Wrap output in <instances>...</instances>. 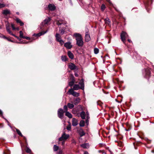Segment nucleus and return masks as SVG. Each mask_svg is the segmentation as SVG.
I'll use <instances>...</instances> for the list:
<instances>
[{
  "mask_svg": "<svg viewBox=\"0 0 154 154\" xmlns=\"http://www.w3.org/2000/svg\"><path fill=\"white\" fill-rule=\"evenodd\" d=\"M73 36L75 38L76 41V45L79 47L82 46L84 42L82 35L79 33H75Z\"/></svg>",
  "mask_w": 154,
  "mask_h": 154,
  "instance_id": "1",
  "label": "nucleus"
},
{
  "mask_svg": "<svg viewBox=\"0 0 154 154\" xmlns=\"http://www.w3.org/2000/svg\"><path fill=\"white\" fill-rule=\"evenodd\" d=\"M81 89L82 90L84 89V83L83 79H81L79 83V85L75 84L73 87L74 90H77Z\"/></svg>",
  "mask_w": 154,
  "mask_h": 154,
  "instance_id": "2",
  "label": "nucleus"
},
{
  "mask_svg": "<svg viewBox=\"0 0 154 154\" xmlns=\"http://www.w3.org/2000/svg\"><path fill=\"white\" fill-rule=\"evenodd\" d=\"M120 36L122 41L124 44H125V39L127 37H128V34L126 32H122Z\"/></svg>",
  "mask_w": 154,
  "mask_h": 154,
  "instance_id": "3",
  "label": "nucleus"
},
{
  "mask_svg": "<svg viewBox=\"0 0 154 154\" xmlns=\"http://www.w3.org/2000/svg\"><path fill=\"white\" fill-rule=\"evenodd\" d=\"M69 137V135L66 134L65 133H63L61 137L59 138V141L62 140H66Z\"/></svg>",
  "mask_w": 154,
  "mask_h": 154,
  "instance_id": "4",
  "label": "nucleus"
},
{
  "mask_svg": "<svg viewBox=\"0 0 154 154\" xmlns=\"http://www.w3.org/2000/svg\"><path fill=\"white\" fill-rule=\"evenodd\" d=\"M55 37L56 38V40L57 42H59L60 44L62 45L64 44V41L62 40L61 36L58 33H56Z\"/></svg>",
  "mask_w": 154,
  "mask_h": 154,
  "instance_id": "5",
  "label": "nucleus"
},
{
  "mask_svg": "<svg viewBox=\"0 0 154 154\" xmlns=\"http://www.w3.org/2000/svg\"><path fill=\"white\" fill-rule=\"evenodd\" d=\"M64 112H65L61 108L59 109L57 111V114L58 117L59 118L61 119H62Z\"/></svg>",
  "mask_w": 154,
  "mask_h": 154,
  "instance_id": "6",
  "label": "nucleus"
},
{
  "mask_svg": "<svg viewBox=\"0 0 154 154\" xmlns=\"http://www.w3.org/2000/svg\"><path fill=\"white\" fill-rule=\"evenodd\" d=\"M68 92L71 95H72L74 97H77L79 96V94L75 91H74L72 89H69L68 91Z\"/></svg>",
  "mask_w": 154,
  "mask_h": 154,
  "instance_id": "7",
  "label": "nucleus"
},
{
  "mask_svg": "<svg viewBox=\"0 0 154 154\" xmlns=\"http://www.w3.org/2000/svg\"><path fill=\"white\" fill-rule=\"evenodd\" d=\"M69 68L72 70H75L77 68V67L72 63H70L69 64Z\"/></svg>",
  "mask_w": 154,
  "mask_h": 154,
  "instance_id": "8",
  "label": "nucleus"
},
{
  "mask_svg": "<svg viewBox=\"0 0 154 154\" xmlns=\"http://www.w3.org/2000/svg\"><path fill=\"white\" fill-rule=\"evenodd\" d=\"M85 41L86 42H88L91 40V38L88 32H86L85 36Z\"/></svg>",
  "mask_w": 154,
  "mask_h": 154,
  "instance_id": "9",
  "label": "nucleus"
},
{
  "mask_svg": "<svg viewBox=\"0 0 154 154\" xmlns=\"http://www.w3.org/2000/svg\"><path fill=\"white\" fill-rule=\"evenodd\" d=\"M150 71L148 69H145L144 70V72H143V74L146 78H147L150 76Z\"/></svg>",
  "mask_w": 154,
  "mask_h": 154,
  "instance_id": "10",
  "label": "nucleus"
},
{
  "mask_svg": "<svg viewBox=\"0 0 154 154\" xmlns=\"http://www.w3.org/2000/svg\"><path fill=\"white\" fill-rule=\"evenodd\" d=\"M64 46L68 49H70L72 47V45L70 42H66L64 43Z\"/></svg>",
  "mask_w": 154,
  "mask_h": 154,
  "instance_id": "11",
  "label": "nucleus"
},
{
  "mask_svg": "<svg viewBox=\"0 0 154 154\" xmlns=\"http://www.w3.org/2000/svg\"><path fill=\"white\" fill-rule=\"evenodd\" d=\"M48 8L51 11H54L56 8V7L54 5L51 4H50L48 5Z\"/></svg>",
  "mask_w": 154,
  "mask_h": 154,
  "instance_id": "12",
  "label": "nucleus"
},
{
  "mask_svg": "<svg viewBox=\"0 0 154 154\" xmlns=\"http://www.w3.org/2000/svg\"><path fill=\"white\" fill-rule=\"evenodd\" d=\"M77 132L81 137H82L85 134V133L82 128H80L78 130Z\"/></svg>",
  "mask_w": 154,
  "mask_h": 154,
  "instance_id": "13",
  "label": "nucleus"
},
{
  "mask_svg": "<svg viewBox=\"0 0 154 154\" xmlns=\"http://www.w3.org/2000/svg\"><path fill=\"white\" fill-rule=\"evenodd\" d=\"M51 20V19L50 17H48L42 23V24L43 26H45L46 24H48V23Z\"/></svg>",
  "mask_w": 154,
  "mask_h": 154,
  "instance_id": "14",
  "label": "nucleus"
},
{
  "mask_svg": "<svg viewBox=\"0 0 154 154\" xmlns=\"http://www.w3.org/2000/svg\"><path fill=\"white\" fill-rule=\"evenodd\" d=\"M78 124V120L75 118H73L72 120V124L73 126H76Z\"/></svg>",
  "mask_w": 154,
  "mask_h": 154,
  "instance_id": "15",
  "label": "nucleus"
},
{
  "mask_svg": "<svg viewBox=\"0 0 154 154\" xmlns=\"http://www.w3.org/2000/svg\"><path fill=\"white\" fill-rule=\"evenodd\" d=\"M47 32V30L45 32L43 31L42 32H41L37 33V34H34L33 35V36H39L42 35H44V34L46 33Z\"/></svg>",
  "mask_w": 154,
  "mask_h": 154,
  "instance_id": "16",
  "label": "nucleus"
},
{
  "mask_svg": "<svg viewBox=\"0 0 154 154\" xmlns=\"http://www.w3.org/2000/svg\"><path fill=\"white\" fill-rule=\"evenodd\" d=\"M2 13L5 15L11 14L10 11L8 9H6L3 11Z\"/></svg>",
  "mask_w": 154,
  "mask_h": 154,
  "instance_id": "17",
  "label": "nucleus"
},
{
  "mask_svg": "<svg viewBox=\"0 0 154 154\" xmlns=\"http://www.w3.org/2000/svg\"><path fill=\"white\" fill-rule=\"evenodd\" d=\"M67 54L69 58L72 59L74 58V55L70 51H68Z\"/></svg>",
  "mask_w": 154,
  "mask_h": 154,
  "instance_id": "18",
  "label": "nucleus"
},
{
  "mask_svg": "<svg viewBox=\"0 0 154 154\" xmlns=\"http://www.w3.org/2000/svg\"><path fill=\"white\" fill-rule=\"evenodd\" d=\"M16 21L17 23H19L20 24V26H23V25L24 23L20 20V19L18 18H17Z\"/></svg>",
  "mask_w": 154,
  "mask_h": 154,
  "instance_id": "19",
  "label": "nucleus"
},
{
  "mask_svg": "<svg viewBox=\"0 0 154 154\" xmlns=\"http://www.w3.org/2000/svg\"><path fill=\"white\" fill-rule=\"evenodd\" d=\"M80 99L79 98H78L74 100V103L75 105H77L80 102Z\"/></svg>",
  "mask_w": 154,
  "mask_h": 154,
  "instance_id": "20",
  "label": "nucleus"
},
{
  "mask_svg": "<svg viewBox=\"0 0 154 154\" xmlns=\"http://www.w3.org/2000/svg\"><path fill=\"white\" fill-rule=\"evenodd\" d=\"M80 116L82 119H84L85 118V113L84 111H82L80 113Z\"/></svg>",
  "mask_w": 154,
  "mask_h": 154,
  "instance_id": "21",
  "label": "nucleus"
},
{
  "mask_svg": "<svg viewBox=\"0 0 154 154\" xmlns=\"http://www.w3.org/2000/svg\"><path fill=\"white\" fill-rule=\"evenodd\" d=\"M104 21L107 24L109 25L110 24V21L108 17H107L105 19Z\"/></svg>",
  "mask_w": 154,
  "mask_h": 154,
  "instance_id": "22",
  "label": "nucleus"
},
{
  "mask_svg": "<svg viewBox=\"0 0 154 154\" xmlns=\"http://www.w3.org/2000/svg\"><path fill=\"white\" fill-rule=\"evenodd\" d=\"M65 115L69 118H71L72 117V115L71 113L68 111L66 112Z\"/></svg>",
  "mask_w": 154,
  "mask_h": 154,
  "instance_id": "23",
  "label": "nucleus"
},
{
  "mask_svg": "<svg viewBox=\"0 0 154 154\" xmlns=\"http://www.w3.org/2000/svg\"><path fill=\"white\" fill-rule=\"evenodd\" d=\"M6 29L8 32L10 34H11L12 32L10 30V26L9 25H6Z\"/></svg>",
  "mask_w": 154,
  "mask_h": 154,
  "instance_id": "24",
  "label": "nucleus"
},
{
  "mask_svg": "<svg viewBox=\"0 0 154 154\" xmlns=\"http://www.w3.org/2000/svg\"><path fill=\"white\" fill-rule=\"evenodd\" d=\"M75 80L74 79V77H73L72 81L69 82V85L71 87L73 85L74 83H75Z\"/></svg>",
  "mask_w": 154,
  "mask_h": 154,
  "instance_id": "25",
  "label": "nucleus"
},
{
  "mask_svg": "<svg viewBox=\"0 0 154 154\" xmlns=\"http://www.w3.org/2000/svg\"><path fill=\"white\" fill-rule=\"evenodd\" d=\"M89 144L88 143H84L81 145V146L85 148H88L89 147Z\"/></svg>",
  "mask_w": 154,
  "mask_h": 154,
  "instance_id": "26",
  "label": "nucleus"
},
{
  "mask_svg": "<svg viewBox=\"0 0 154 154\" xmlns=\"http://www.w3.org/2000/svg\"><path fill=\"white\" fill-rule=\"evenodd\" d=\"M63 23V20H57V24L59 26Z\"/></svg>",
  "mask_w": 154,
  "mask_h": 154,
  "instance_id": "27",
  "label": "nucleus"
},
{
  "mask_svg": "<svg viewBox=\"0 0 154 154\" xmlns=\"http://www.w3.org/2000/svg\"><path fill=\"white\" fill-rule=\"evenodd\" d=\"M67 106H68L69 108L71 109L74 107V105L73 104L69 103H68L67 104Z\"/></svg>",
  "mask_w": 154,
  "mask_h": 154,
  "instance_id": "28",
  "label": "nucleus"
},
{
  "mask_svg": "<svg viewBox=\"0 0 154 154\" xmlns=\"http://www.w3.org/2000/svg\"><path fill=\"white\" fill-rule=\"evenodd\" d=\"M85 122L84 120H81L79 123V125L81 127H83L85 126Z\"/></svg>",
  "mask_w": 154,
  "mask_h": 154,
  "instance_id": "29",
  "label": "nucleus"
},
{
  "mask_svg": "<svg viewBox=\"0 0 154 154\" xmlns=\"http://www.w3.org/2000/svg\"><path fill=\"white\" fill-rule=\"evenodd\" d=\"M16 130L17 134L20 136L22 137L23 136V135H22L19 129L17 128H16Z\"/></svg>",
  "mask_w": 154,
  "mask_h": 154,
  "instance_id": "30",
  "label": "nucleus"
},
{
  "mask_svg": "<svg viewBox=\"0 0 154 154\" xmlns=\"http://www.w3.org/2000/svg\"><path fill=\"white\" fill-rule=\"evenodd\" d=\"M59 149V147L58 146H57L56 145H54L53 147V149L54 151H57Z\"/></svg>",
  "mask_w": 154,
  "mask_h": 154,
  "instance_id": "31",
  "label": "nucleus"
},
{
  "mask_svg": "<svg viewBox=\"0 0 154 154\" xmlns=\"http://www.w3.org/2000/svg\"><path fill=\"white\" fill-rule=\"evenodd\" d=\"M61 60L63 61H65L67 60V57L65 56H63L61 57Z\"/></svg>",
  "mask_w": 154,
  "mask_h": 154,
  "instance_id": "32",
  "label": "nucleus"
},
{
  "mask_svg": "<svg viewBox=\"0 0 154 154\" xmlns=\"http://www.w3.org/2000/svg\"><path fill=\"white\" fill-rule=\"evenodd\" d=\"M25 150L26 152L28 153H30L31 151V149L28 147H26Z\"/></svg>",
  "mask_w": 154,
  "mask_h": 154,
  "instance_id": "33",
  "label": "nucleus"
},
{
  "mask_svg": "<svg viewBox=\"0 0 154 154\" xmlns=\"http://www.w3.org/2000/svg\"><path fill=\"white\" fill-rule=\"evenodd\" d=\"M94 54H97L99 53V50L97 48H95L94 49Z\"/></svg>",
  "mask_w": 154,
  "mask_h": 154,
  "instance_id": "34",
  "label": "nucleus"
},
{
  "mask_svg": "<svg viewBox=\"0 0 154 154\" xmlns=\"http://www.w3.org/2000/svg\"><path fill=\"white\" fill-rule=\"evenodd\" d=\"M105 8H106V6H105V5L103 4H102L101 5V10L102 11H103Z\"/></svg>",
  "mask_w": 154,
  "mask_h": 154,
  "instance_id": "35",
  "label": "nucleus"
},
{
  "mask_svg": "<svg viewBox=\"0 0 154 154\" xmlns=\"http://www.w3.org/2000/svg\"><path fill=\"white\" fill-rule=\"evenodd\" d=\"M10 152L8 150H6L3 152V154H10Z\"/></svg>",
  "mask_w": 154,
  "mask_h": 154,
  "instance_id": "36",
  "label": "nucleus"
},
{
  "mask_svg": "<svg viewBox=\"0 0 154 154\" xmlns=\"http://www.w3.org/2000/svg\"><path fill=\"white\" fill-rule=\"evenodd\" d=\"M59 31L60 32V33L62 34H63L65 32V29L63 28L61 29H60Z\"/></svg>",
  "mask_w": 154,
  "mask_h": 154,
  "instance_id": "37",
  "label": "nucleus"
},
{
  "mask_svg": "<svg viewBox=\"0 0 154 154\" xmlns=\"http://www.w3.org/2000/svg\"><path fill=\"white\" fill-rule=\"evenodd\" d=\"M20 38H23L24 37V36H23V32L21 31H20Z\"/></svg>",
  "mask_w": 154,
  "mask_h": 154,
  "instance_id": "38",
  "label": "nucleus"
},
{
  "mask_svg": "<svg viewBox=\"0 0 154 154\" xmlns=\"http://www.w3.org/2000/svg\"><path fill=\"white\" fill-rule=\"evenodd\" d=\"M70 124L69 125L67 126L66 128V129L69 131H70L71 129V126L70 125V122H69Z\"/></svg>",
  "mask_w": 154,
  "mask_h": 154,
  "instance_id": "39",
  "label": "nucleus"
},
{
  "mask_svg": "<svg viewBox=\"0 0 154 154\" xmlns=\"http://www.w3.org/2000/svg\"><path fill=\"white\" fill-rule=\"evenodd\" d=\"M5 6V5L3 3H0V8H2Z\"/></svg>",
  "mask_w": 154,
  "mask_h": 154,
  "instance_id": "40",
  "label": "nucleus"
},
{
  "mask_svg": "<svg viewBox=\"0 0 154 154\" xmlns=\"http://www.w3.org/2000/svg\"><path fill=\"white\" fill-rule=\"evenodd\" d=\"M63 108L65 110V111L66 112L67 111V107L66 105H65L64 106Z\"/></svg>",
  "mask_w": 154,
  "mask_h": 154,
  "instance_id": "41",
  "label": "nucleus"
},
{
  "mask_svg": "<svg viewBox=\"0 0 154 154\" xmlns=\"http://www.w3.org/2000/svg\"><path fill=\"white\" fill-rule=\"evenodd\" d=\"M11 26L12 28V29L13 30H15L16 29V28L14 26V24H13L12 23L11 24Z\"/></svg>",
  "mask_w": 154,
  "mask_h": 154,
  "instance_id": "42",
  "label": "nucleus"
},
{
  "mask_svg": "<svg viewBox=\"0 0 154 154\" xmlns=\"http://www.w3.org/2000/svg\"><path fill=\"white\" fill-rule=\"evenodd\" d=\"M57 154H63V151L61 150H60L59 151L57 152Z\"/></svg>",
  "mask_w": 154,
  "mask_h": 154,
  "instance_id": "43",
  "label": "nucleus"
},
{
  "mask_svg": "<svg viewBox=\"0 0 154 154\" xmlns=\"http://www.w3.org/2000/svg\"><path fill=\"white\" fill-rule=\"evenodd\" d=\"M86 123L87 125H88L89 124V120L88 119H87L86 120Z\"/></svg>",
  "mask_w": 154,
  "mask_h": 154,
  "instance_id": "44",
  "label": "nucleus"
},
{
  "mask_svg": "<svg viewBox=\"0 0 154 154\" xmlns=\"http://www.w3.org/2000/svg\"><path fill=\"white\" fill-rule=\"evenodd\" d=\"M10 35H12V36H13L16 37V38H18V37L17 36L13 34L12 33Z\"/></svg>",
  "mask_w": 154,
  "mask_h": 154,
  "instance_id": "45",
  "label": "nucleus"
},
{
  "mask_svg": "<svg viewBox=\"0 0 154 154\" xmlns=\"http://www.w3.org/2000/svg\"><path fill=\"white\" fill-rule=\"evenodd\" d=\"M23 38H25V39H27V40H29L30 39L29 37H28L24 36V37H23Z\"/></svg>",
  "mask_w": 154,
  "mask_h": 154,
  "instance_id": "46",
  "label": "nucleus"
},
{
  "mask_svg": "<svg viewBox=\"0 0 154 154\" xmlns=\"http://www.w3.org/2000/svg\"><path fill=\"white\" fill-rule=\"evenodd\" d=\"M62 143H61L62 145L63 146L64 144L65 141V140H62Z\"/></svg>",
  "mask_w": 154,
  "mask_h": 154,
  "instance_id": "47",
  "label": "nucleus"
},
{
  "mask_svg": "<svg viewBox=\"0 0 154 154\" xmlns=\"http://www.w3.org/2000/svg\"><path fill=\"white\" fill-rule=\"evenodd\" d=\"M7 40L8 41L11 42H13L12 40L10 38H9L8 37V38Z\"/></svg>",
  "mask_w": 154,
  "mask_h": 154,
  "instance_id": "48",
  "label": "nucleus"
},
{
  "mask_svg": "<svg viewBox=\"0 0 154 154\" xmlns=\"http://www.w3.org/2000/svg\"><path fill=\"white\" fill-rule=\"evenodd\" d=\"M87 113L88 115V116L87 117V119H88V120L89 119V113L88 112H87Z\"/></svg>",
  "mask_w": 154,
  "mask_h": 154,
  "instance_id": "49",
  "label": "nucleus"
},
{
  "mask_svg": "<svg viewBox=\"0 0 154 154\" xmlns=\"http://www.w3.org/2000/svg\"><path fill=\"white\" fill-rule=\"evenodd\" d=\"M2 38L5 39H7L8 37H6L5 36L3 35L2 36Z\"/></svg>",
  "mask_w": 154,
  "mask_h": 154,
  "instance_id": "50",
  "label": "nucleus"
},
{
  "mask_svg": "<svg viewBox=\"0 0 154 154\" xmlns=\"http://www.w3.org/2000/svg\"><path fill=\"white\" fill-rule=\"evenodd\" d=\"M75 75L76 77H78V74L77 73H75Z\"/></svg>",
  "mask_w": 154,
  "mask_h": 154,
  "instance_id": "51",
  "label": "nucleus"
},
{
  "mask_svg": "<svg viewBox=\"0 0 154 154\" xmlns=\"http://www.w3.org/2000/svg\"><path fill=\"white\" fill-rule=\"evenodd\" d=\"M110 4H111V2L110 0H106Z\"/></svg>",
  "mask_w": 154,
  "mask_h": 154,
  "instance_id": "52",
  "label": "nucleus"
},
{
  "mask_svg": "<svg viewBox=\"0 0 154 154\" xmlns=\"http://www.w3.org/2000/svg\"><path fill=\"white\" fill-rule=\"evenodd\" d=\"M2 111L0 110V115H2Z\"/></svg>",
  "mask_w": 154,
  "mask_h": 154,
  "instance_id": "53",
  "label": "nucleus"
},
{
  "mask_svg": "<svg viewBox=\"0 0 154 154\" xmlns=\"http://www.w3.org/2000/svg\"><path fill=\"white\" fill-rule=\"evenodd\" d=\"M84 154H88V153L87 152H85Z\"/></svg>",
  "mask_w": 154,
  "mask_h": 154,
  "instance_id": "54",
  "label": "nucleus"
},
{
  "mask_svg": "<svg viewBox=\"0 0 154 154\" xmlns=\"http://www.w3.org/2000/svg\"><path fill=\"white\" fill-rule=\"evenodd\" d=\"M114 8L118 12H119V11L115 7H114Z\"/></svg>",
  "mask_w": 154,
  "mask_h": 154,
  "instance_id": "55",
  "label": "nucleus"
},
{
  "mask_svg": "<svg viewBox=\"0 0 154 154\" xmlns=\"http://www.w3.org/2000/svg\"><path fill=\"white\" fill-rule=\"evenodd\" d=\"M128 42H131V40L129 39H128Z\"/></svg>",
  "mask_w": 154,
  "mask_h": 154,
  "instance_id": "56",
  "label": "nucleus"
},
{
  "mask_svg": "<svg viewBox=\"0 0 154 154\" xmlns=\"http://www.w3.org/2000/svg\"><path fill=\"white\" fill-rule=\"evenodd\" d=\"M16 29H17V30H19V28H16Z\"/></svg>",
  "mask_w": 154,
  "mask_h": 154,
  "instance_id": "57",
  "label": "nucleus"
},
{
  "mask_svg": "<svg viewBox=\"0 0 154 154\" xmlns=\"http://www.w3.org/2000/svg\"><path fill=\"white\" fill-rule=\"evenodd\" d=\"M21 43H26H26H28V42H22V43L21 42Z\"/></svg>",
  "mask_w": 154,
  "mask_h": 154,
  "instance_id": "58",
  "label": "nucleus"
},
{
  "mask_svg": "<svg viewBox=\"0 0 154 154\" xmlns=\"http://www.w3.org/2000/svg\"><path fill=\"white\" fill-rule=\"evenodd\" d=\"M152 152H153V153H154V151H153V150H152Z\"/></svg>",
  "mask_w": 154,
  "mask_h": 154,
  "instance_id": "59",
  "label": "nucleus"
},
{
  "mask_svg": "<svg viewBox=\"0 0 154 154\" xmlns=\"http://www.w3.org/2000/svg\"><path fill=\"white\" fill-rule=\"evenodd\" d=\"M17 14H19V13L18 12H17Z\"/></svg>",
  "mask_w": 154,
  "mask_h": 154,
  "instance_id": "60",
  "label": "nucleus"
}]
</instances>
